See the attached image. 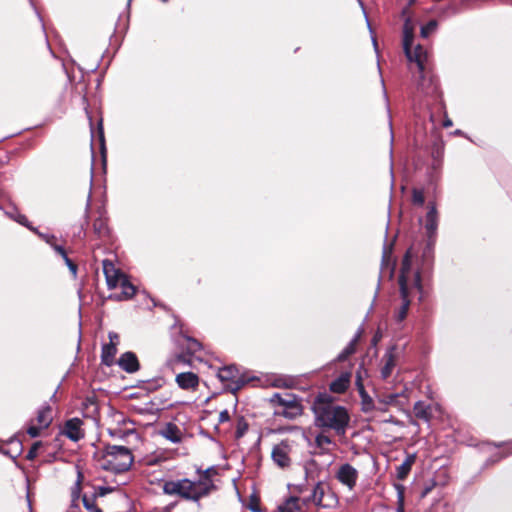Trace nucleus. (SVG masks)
I'll return each mask as SVG.
<instances>
[{
    "label": "nucleus",
    "mask_w": 512,
    "mask_h": 512,
    "mask_svg": "<svg viewBox=\"0 0 512 512\" xmlns=\"http://www.w3.org/2000/svg\"><path fill=\"white\" fill-rule=\"evenodd\" d=\"M438 227V216L434 205L429 206V210L426 215L425 229L428 236L431 238L437 231Z\"/></svg>",
    "instance_id": "19"
},
{
    "label": "nucleus",
    "mask_w": 512,
    "mask_h": 512,
    "mask_svg": "<svg viewBox=\"0 0 512 512\" xmlns=\"http://www.w3.org/2000/svg\"><path fill=\"white\" fill-rule=\"evenodd\" d=\"M175 381L183 390L195 391L199 386V377L193 372H183L176 375Z\"/></svg>",
    "instance_id": "13"
},
{
    "label": "nucleus",
    "mask_w": 512,
    "mask_h": 512,
    "mask_svg": "<svg viewBox=\"0 0 512 512\" xmlns=\"http://www.w3.org/2000/svg\"><path fill=\"white\" fill-rule=\"evenodd\" d=\"M39 236L45 240L48 244H50L51 246H53L55 243V236L54 235H48V234H39Z\"/></svg>",
    "instance_id": "42"
},
{
    "label": "nucleus",
    "mask_w": 512,
    "mask_h": 512,
    "mask_svg": "<svg viewBox=\"0 0 512 512\" xmlns=\"http://www.w3.org/2000/svg\"><path fill=\"white\" fill-rule=\"evenodd\" d=\"M93 229L99 237L107 236L109 231L106 219L102 217L96 219L93 223Z\"/></svg>",
    "instance_id": "26"
},
{
    "label": "nucleus",
    "mask_w": 512,
    "mask_h": 512,
    "mask_svg": "<svg viewBox=\"0 0 512 512\" xmlns=\"http://www.w3.org/2000/svg\"><path fill=\"white\" fill-rule=\"evenodd\" d=\"M117 353V346L113 344H105L102 347L101 360L106 366H111L114 363V358Z\"/></svg>",
    "instance_id": "23"
},
{
    "label": "nucleus",
    "mask_w": 512,
    "mask_h": 512,
    "mask_svg": "<svg viewBox=\"0 0 512 512\" xmlns=\"http://www.w3.org/2000/svg\"><path fill=\"white\" fill-rule=\"evenodd\" d=\"M305 500L298 497H290L278 507L279 512H305Z\"/></svg>",
    "instance_id": "17"
},
{
    "label": "nucleus",
    "mask_w": 512,
    "mask_h": 512,
    "mask_svg": "<svg viewBox=\"0 0 512 512\" xmlns=\"http://www.w3.org/2000/svg\"><path fill=\"white\" fill-rule=\"evenodd\" d=\"M53 421L52 408L49 405L42 406L38 412L35 423L39 424L40 427L48 428Z\"/></svg>",
    "instance_id": "21"
},
{
    "label": "nucleus",
    "mask_w": 512,
    "mask_h": 512,
    "mask_svg": "<svg viewBox=\"0 0 512 512\" xmlns=\"http://www.w3.org/2000/svg\"><path fill=\"white\" fill-rule=\"evenodd\" d=\"M336 479L352 490L357 483L358 471L348 463L342 464L336 472Z\"/></svg>",
    "instance_id": "10"
},
{
    "label": "nucleus",
    "mask_w": 512,
    "mask_h": 512,
    "mask_svg": "<svg viewBox=\"0 0 512 512\" xmlns=\"http://www.w3.org/2000/svg\"><path fill=\"white\" fill-rule=\"evenodd\" d=\"M383 362L384 365L381 368V376L383 379H387L388 377H390L393 369L396 366V356L394 348L389 349L385 353V355L383 356Z\"/></svg>",
    "instance_id": "18"
},
{
    "label": "nucleus",
    "mask_w": 512,
    "mask_h": 512,
    "mask_svg": "<svg viewBox=\"0 0 512 512\" xmlns=\"http://www.w3.org/2000/svg\"><path fill=\"white\" fill-rule=\"evenodd\" d=\"M444 126H445V127H450V126H452V121H451V120H449V119L445 120V121H444Z\"/></svg>",
    "instance_id": "45"
},
{
    "label": "nucleus",
    "mask_w": 512,
    "mask_h": 512,
    "mask_svg": "<svg viewBox=\"0 0 512 512\" xmlns=\"http://www.w3.org/2000/svg\"><path fill=\"white\" fill-rule=\"evenodd\" d=\"M27 227H28V229L32 230L33 232H36V234H38V235L40 234L39 231H36L35 228H33V227L29 226V225Z\"/></svg>",
    "instance_id": "50"
},
{
    "label": "nucleus",
    "mask_w": 512,
    "mask_h": 512,
    "mask_svg": "<svg viewBox=\"0 0 512 512\" xmlns=\"http://www.w3.org/2000/svg\"><path fill=\"white\" fill-rule=\"evenodd\" d=\"M27 227H28V229L32 230L33 232H36V234H38V235L40 234L39 231H36L35 228H33V227L29 226V225Z\"/></svg>",
    "instance_id": "47"
},
{
    "label": "nucleus",
    "mask_w": 512,
    "mask_h": 512,
    "mask_svg": "<svg viewBox=\"0 0 512 512\" xmlns=\"http://www.w3.org/2000/svg\"><path fill=\"white\" fill-rule=\"evenodd\" d=\"M159 433L172 443H180L183 436L181 429L174 423H167Z\"/></svg>",
    "instance_id": "16"
},
{
    "label": "nucleus",
    "mask_w": 512,
    "mask_h": 512,
    "mask_svg": "<svg viewBox=\"0 0 512 512\" xmlns=\"http://www.w3.org/2000/svg\"><path fill=\"white\" fill-rule=\"evenodd\" d=\"M397 490V508L396 512H405L404 510V486L401 484H395Z\"/></svg>",
    "instance_id": "28"
},
{
    "label": "nucleus",
    "mask_w": 512,
    "mask_h": 512,
    "mask_svg": "<svg viewBox=\"0 0 512 512\" xmlns=\"http://www.w3.org/2000/svg\"><path fill=\"white\" fill-rule=\"evenodd\" d=\"M108 336H109V340H110V342L108 344H113V345L117 346L119 343L118 334L115 332H110Z\"/></svg>",
    "instance_id": "41"
},
{
    "label": "nucleus",
    "mask_w": 512,
    "mask_h": 512,
    "mask_svg": "<svg viewBox=\"0 0 512 512\" xmlns=\"http://www.w3.org/2000/svg\"><path fill=\"white\" fill-rule=\"evenodd\" d=\"M315 446L321 454H328L336 447V443L325 433H319L315 437Z\"/></svg>",
    "instance_id": "20"
},
{
    "label": "nucleus",
    "mask_w": 512,
    "mask_h": 512,
    "mask_svg": "<svg viewBox=\"0 0 512 512\" xmlns=\"http://www.w3.org/2000/svg\"><path fill=\"white\" fill-rule=\"evenodd\" d=\"M414 414L417 418L429 421L431 417V408L422 401L415 403L413 408Z\"/></svg>",
    "instance_id": "24"
},
{
    "label": "nucleus",
    "mask_w": 512,
    "mask_h": 512,
    "mask_svg": "<svg viewBox=\"0 0 512 512\" xmlns=\"http://www.w3.org/2000/svg\"><path fill=\"white\" fill-rule=\"evenodd\" d=\"M82 502H83L84 507L90 512H95L97 510H100L95 505V497L94 496L88 497V496L84 495L82 498Z\"/></svg>",
    "instance_id": "33"
},
{
    "label": "nucleus",
    "mask_w": 512,
    "mask_h": 512,
    "mask_svg": "<svg viewBox=\"0 0 512 512\" xmlns=\"http://www.w3.org/2000/svg\"><path fill=\"white\" fill-rule=\"evenodd\" d=\"M351 376L352 374L350 371L341 373L335 380L330 383V391L338 394L344 393L350 386Z\"/></svg>",
    "instance_id": "15"
},
{
    "label": "nucleus",
    "mask_w": 512,
    "mask_h": 512,
    "mask_svg": "<svg viewBox=\"0 0 512 512\" xmlns=\"http://www.w3.org/2000/svg\"><path fill=\"white\" fill-rule=\"evenodd\" d=\"M27 227H28V229L32 230L33 232H36V234H38V235L40 234L39 231H36L35 228H33V227L29 226V225Z\"/></svg>",
    "instance_id": "46"
},
{
    "label": "nucleus",
    "mask_w": 512,
    "mask_h": 512,
    "mask_svg": "<svg viewBox=\"0 0 512 512\" xmlns=\"http://www.w3.org/2000/svg\"><path fill=\"white\" fill-rule=\"evenodd\" d=\"M359 335H356L350 343L344 348V350L338 355V361L346 360L351 354H353L356 350V344L358 342Z\"/></svg>",
    "instance_id": "25"
},
{
    "label": "nucleus",
    "mask_w": 512,
    "mask_h": 512,
    "mask_svg": "<svg viewBox=\"0 0 512 512\" xmlns=\"http://www.w3.org/2000/svg\"><path fill=\"white\" fill-rule=\"evenodd\" d=\"M366 374H367V371L363 367H360L356 373L355 384H356L358 392L365 391V387L363 384V378H364V376H366Z\"/></svg>",
    "instance_id": "30"
},
{
    "label": "nucleus",
    "mask_w": 512,
    "mask_h": 512,
    "mask_svg": "<svg viewBox=\"0 0 512 512\" xmlns=\"http://www.w3.org/2000/svg\"><path fill=\"white\" fill-rule=\"evenodd\" d=\"M200 348H201V344L197 340H195V339L189 340L188 350L191 353H196L198 350H200Z\"/></svg>",
    "instance_id": "37"
},
{
    "label": "nucleus",
    "mask_w": 512,
    "mask_h": 512,
    "mask_svg": "<svg viewBox=\"0 0 512 512\" xmlns=\"http://www.w3.org/2000/svg\"><path fill=\"white\" fill-rule=\"evenodd\" d=\"M400 293L402 297V306L396 314L399 322L405 319L410 305V290L412 288L421 289L420 275L412 267V253L408 250L403 258L401 272L399 276Z\"/></svg>",
    "instance_id": "3"
},
{
    "label": "nucleus",
    "mask_w": 512,
    "mask_h": 512,
    "mask_svg": "<svg viewBox=\"0 0 512 512\" xmlns=\"http://www.w3.org/2000/svg\"><path fill=\"white\" fill-rule=\"evenodd\" d=\"M27 227H28V229L32 230L33 232H36V234H38V235L40 234L39 231H36L35 228H33V227L29 226V225Z\"/></svg>",
    "instance_id": "48"
},
{
    "label": "nucleus",
    "mask_w": 512,
    "mask_h": 512,
    "mask_svg": "<svg viewBox=\"0 0 512 512\" xmlns=\"http://www.w3.org/2000/svg\"><path fill=\"white\" fill-rule=\"evenodd\" d=\"M437 28V22L435 20L429 21L426 25L421 27V36L427 38Z\"/></svg>",
    "instance_id": "31"
},
{
    "label": "nucleus",
    "mask_w": 512,
    "mask_h": 512,
    "mask_svg": "<svg viewBox=\"0 0 512 512\" xmlns=\"http://www.w3.org/2000/svg\"><path fill=\"white\" fill-rule=\"evenodd\" d=\"M52 248L63 258L65 259V257H68L67 254H66V251L65 249L60 246V245H57V244H54L52 246Z\"/></svg>",
    "instance_id": "40"
},
{
    "label": "nucleus",
    "mask_w": 512,
    "mask_h": 512,
    "mask_svg": "<svg viewBox=\"0 0 512 512\" xmlns=\"http://www.w3.org/2000/svg\"><path fill=\"white\" fill-rule=\"evenodd\" d=\"M64 261H65L67 267L69 268L70 272L72 273V275L74 277H76L77 265L74 262H72V260L69 257H65Z\"/></svg>",
    "instance_id": "38"
},
{
    "label": "nucleus",
    "mask_w": 512,
    "mask_h": 512,
    "mask_svg": "<svg viewBox=\"0 0 512 512\" xmlns=\"http://www.w3.org/2000/svg\"><path fill=\"white\" fill-rule=\"evenodd\" d=\"M293 447L294 442L290 439H284L275 444L271 451L273 463L281 469L289 468L292 464Z\"/></svg>",
    "instance_id": "6"
},
{
    "label": "nucleus",
    "mask_w": 512,
    "mask_h": 512,
    "mask_svg": "<svg viewBox=\"0 0 512 512\" xmlns=\"http://www.w3.org/2000/svg\"><path fill=\"white\" fill-rule=\"evenodd\" d=\"M270 402L290 410L282 412V414L286 417H293L300 413V405L298 403L297 397L294 394L288 392L275 393L270 398Z\"/></svg>",
    "instance_id": "8"
},
{
    "label": "nucleus",
    "mask_w": 512,
    "mask_h": 512,
    "mask_svg": "<svg viewBox=\"0 0 512 512\" xmlns=\"http://www.w3.org/2000/svg\"><path fill=\"white\" fill-rule=\"evenodd\" d=\"M218 378L232 392L239 390L245 383L236 366L230 365L219 369Z\"/></svg>",
    "instance_id": "7"
},
{
    "label": "nucleus",
    "mask_w": 512,
    "mask_h": 512,
    "mask_svg": "<svg viewBox=\"0 0 512 512\" xmlns=\"http://www.w3.org/2000/svg\"><path fill=\"white\" fill-rule=\"evenodd\" d=\"M27 227H28V229L32 230L33 232H36V234H38V235L40 234L39 231H36L35 228H33V227L29 226V225Z\"/></svg>",
    "instance_id": "49"
},
{
    "label": "nucleus",
    "mask_w": 512,
    "mask_h": 512,
    "mask_svg": "<svg viewBox=\"0 0 512 512\" xmlns=\"http://www.w3.org/2000/svg\"><path fill=\"white\" fill-rule=\"evenodd\" d=\"M398 395L397 394H389L387 396H384L383 399L380 400L385 405H392L395 403Z\"/></svg>",
    "instance_id": "39"
},
{
    "label": "nucleus",
    "mask_w": 512,
    "mask_h": 512,
    "mask_svg": "<svg viewBox=\"0 0 512 512\" xmlns=\"http://www.w3.org/2000/svg\"><path fill=\"white\" fill-rule=\"evenodd\" d=\"M80 478H81V473H80V472H78V480H77V482H76L75 487H74V488H73V490H72V496H73V499H75V497H76V492H78V491H79Z\"/></svg>",
    "instance_id": "44"
},
{
    "label": "nucleus",
    "mask_w": 512,
    "mask_h": 512,
    "mask_svg": "<svg viewBox=\"0 0 512 512\" xmlns=\"http://www.w3.org/2000/svg\"><path fill=\"white\" fill-rule=\"evenodd\" d=\"M359 395L361 397L362 411L365 413L372 411L375 408L374 401L366 390L359 392Z\"/></svg>",
    "instance_id": "27"
},
{
    "label": "nucleus",
    "mask_w": 512,
    "mask_h": 512,
    "mask_svg": "<svg viewBox=\"0 0 512 512\" xmlns=\"http://www.w3.org/2000/svg\"><path fill=\"white\" fill-rule=\"evenodd\" d=\"M311 500L315 505L322 508L333 507L337 502L335 495L322 483H318L314 487Z\"/></svg>",
    "instance_id": "9"
},
{
    "label": "nucleus",
    "mask_w": 512,
    "mask_h": 512,
    "mask_svg": "<svg viewBox=\"0 0 512 512\" xmlns=\"http://www.w3.org/2000/svg\"><path fill=\"white\" fill-rule=\"evenodd\" d=\"M83 421L79 418H72L65 422L61 434L70 440L77 442L84 438L85 433L82 429Z\"/></svg>",
    "instance_id": "11"
},
{
    "label": "nucleus",
    "mask_w": 512,
    "mask_h": 512,
    "mask_svg": "<svg viewBox=\"0 0 512 512\" xmlns=\"http://www.w3.org/2000/svg\"><path fill=\"white\" fill-rule=\"evenodd\" d=\"M412 200H413L414 204L423 205V203L425 201L423 192L421 190L414 189L413 195H412Z\"/></svg>",
    "instance_id": "35"
},
{
    "label": "nucleus",
    "mask_w": 512,
    "mask_h": 512,
    "mask_svg": "<svg viewBox=\"0 0 512 512\" xmlns=\"http://www.w3.org/2000/svg\"><path fill=\"white\" fill-rule=\"evenodd\" d=\"M413 45V32L406 23L404 26L403 47L405 54L409 61L415 62L420 74L418 81V88L427 95H432L437 92V82L431 73L429 63V53L421 45L414 48Z\"/></svg>",
    "instance_id": "1"
},
{
    "label": "nucleus",
    "mask_w": 512,
    "mask_h": 512,
    "mask_svg": "<svg viewBox=\"0 0 512 512\" xmlns=\"http://www.w3.org/2000/svg\"><path fill=\"white\" fill-rule=\"evenodd\" d=\"M122 288L123 294L126 298H130L135 294V287L129 283L127 278H124V281H121L119 285Z\"/></svg>",
    "instance_id": "29"
},
{
    "label": "nucleus",
    "mask_w": 512,
    "mask_h": 512,
    "mask_svg": "<svg viewBox=\"0 0 512 512\" xmlns=\"http://www.w3.org/2000/svg\"><path fill=\"white\" fill-rule=\"evenodd\" d=\"M103 271L106 277L107 285L109 288H115L121 281H124L126 277L123 273L117 269L114 264L109 260L103 261Z\"/></svg>",
    "instance_id": "12"
},
{
    "label": "nucleus",
    "mask_w": 512,
    "mask_h": 512,
    "mask_svg": "<svg viewBox=\"0 0 512 512\" xmlns=\"http://www.w3.org/2000/svg\"><path fill=\"white\" fill-rule=\"evenodd\" d=\"M315 425L335 431L344 436L350 422L348 411L343 406L317 401L314 405Z\"/></svg>",
    "instance_id": "2"
},
{
    "label": "nucleus",
    "mask_w": 512,
    "mask_h": 512,
    "mask_svg": "<svg viewBox=\"0 0 512 512\" xmlns=\"http://www.w3.org/2000/svg\"><path fill=\"white\" fill-rule=\"evenodd\" d=\"M214 488L212 481L208 478L193 482L189 479L171 480L163 484V492L167 495H177L186 500L198 501L208 495Z\"/></svg>",
    "instance_id": "4"
},
{
    "label": "nucleus",
    "mask_w": 512,
    "mask_h": 512,
    "mask_svg": "<svg viewBox=\"0 0 512 512\" xmlns=\"http://www.w3.org/2000/svg\"><path fill=\"white\" fill-rule=\"evenodd\" d=\"M415 461H416V455L409 454L405 458L403 463L397 467L396 472H397V478L399 480H404L408 476Z\"/></svg>",
    "instance_id": "22"
},
{
    "label": "nucleus",
    "mask_w": 512,
    "mask_h": 512,
    "mask_svg": "<svg viewBox=\"0 0 512 512\" xmlns=\"http://www.w3.org/2000/svg\"><path fill=\"white\" fill-rule=\"evenodd\" d=\"M67 512H76V511H75L74 509H70V510H69V511H67ZM95 512H101V510H97V511H95Z\"/></svg>",
    "instance_id": "51"
},
{
    "label": "nucleus",
    "mask_w": 512,
    "mask_h": 512,
    "mask_svg": "<svg viewBox=\"0 0 512 512\" xmlns=\"http://www.w3.org/2000/svg\"><path fill=\"white\" fill-rule=\"evenodd\" d=\"M230 419L229 412L227 410H223L219 414V422L224 423Z\"/></svg>",
    "instance_id": "43"
},
{
    "label": "nucleus",
    "mask_w": 512,
    "mask_h": 512,
    "mask_svg": "<svg viewBox=\"0 0 512 512\" xmlns=\"http://www.w3.org/2000/svg\"><path fill=\"white\" fill-rule=\"evenodd\" d=\"M42 445H43V443L41 441L35 442L31 446L30 450L27 453V459H29V460L35 459L38 455V450L42 447Z\"/></svg>",
    "instance_id": "34"
},
{
    "label": "nucleus",
    "mask_w": 512,
    "mask_h": 512,
    "mask_svg": "<svg viewBox=\"0 0 512 512\" xmlns=\"http://www.w3.org/2000/svg\"><path fill=\"white\" fill-rule=\"evenodd\" d=\"M120 368L127 373H134L139 370V362L133 352L123 353L117 361Z\"/></svg>",
    "instance_id": "14"
},
{
    "label": "nucleus",
    "mask_w": 512,
    "mask_h": 512,
    "mask_svg": "<svg viewBox=\"0 0 512 512\" xmlns=\"http://www.w3.org/2000/svg\"><path fill=\"white\" fill-rule=\"evenodd\" d=\"M44 429V427H40L39 424L35 423L34 420H32L27 428V433L30 437L35 438L38 437L41 431Z\"/></svg>",
    "instance_id": "32"
},
{
    "label": "nucleus",
    "mask_w": 512,
    "mask_h": 512,
    "mask_svg": "<svg viewBox=\"0 0 512 512\" xmlns=\"http://www.w3.org/2000/svg\"><path fill=\"white\" fill-rule=\"evenodd\" d=\"M133 463L131 451L125 446H107L98 460L99 466L108 471L121 473Z\"/></svg>",
    "instance_id": "5"
},
{
    "label": "nucleus",
    "mask_w": 512,
    "mask_h": 512,
    "mask_svg": "<svg viewBox=\"0 0 512 512\" xmlns=\"http://www.w3.org/2000/svg\"><path fill=\"white\" fill-rule=\"evenodd\" d=\"M11 218H13L16 222H18L21 225L28 226V220L26 216L17 213L16 215L7 213Z\"/></svg>",
    "instance_id": "36"
}]
</instances>
